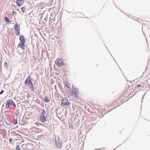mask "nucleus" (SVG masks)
Returning <instances> with one entry per match:
<instances>
[{
  "label": "nucleus",
  "mask_w": 150,
  "mask_h": 150,
  "mask_svg": "<svg viewBox=\"0 0 150 150\" xmlns=\"http://www.w3.org/2000/svg\"><path fill=\"white\" fill-rule=\"evenodd\" d=\"M9 142H10V143H11V141H12V138H10V139H9Z\"/></svg>",
  "instance_id": "nucleus-26"
},
{
  "label": "nucleus",
  "mask_w": 150,
  "mask_h": 150,
  "mask_svg": "<svg viewBox=\"0 0 150 150\" xmlns=\"http://www.w3.org/2000/svg\"><path fill=\"white\" fill-rule=\"evenodd\" d=\"M50 97L49 98L48 96H46L45 98L44 101L46 102H48L50 101Z\"/></svg>",
  "instance_id": "nucleus-11"
},
{
  "label": "nucleus",
  "mask_w": 150,
  "mask_h": 150,
  "mask_svg": "<svg viewBox=\"0 0 150 150\" xmlns=\"http://www.w3.org/2000/svg\"><path fill=\"white\" fill-rule=\"evenodd\" d=\"M94 113H95V114L96 115V112H94Z\"/></svg>",
  "instance_id": "nucleus-29"
},
{
  "label": "nucleus",
  "mask_w": 150,
  "mask_h": 150,
  "mask_svg": "<svg viewBox=\"0 0 150 150\" xmlns=\"http://www.w3.org/2000/svg\"><path fill=\"white\" fill-rule=\"evenodd\" d=\"M21 9L23 12L24 13L26 10V7L25 6L21 8Z\"/></svg>",
  "instance_id": "nucleus-12"
},
{
  "label": "nucleus",
  "mask_w": 150,
  "mask_h": 150,
  "mask_svg": "<svg viewBox=\"0 0 150 150\" xmlns=\"http://www.w3.org/2000/svg\"><path fill=\"white\" fill-rule=\"evenodd\" d=\"M4 92V91L3 90H2L0 92V94H1Z\"/></svg>",
  "instance_id": "nucleus-25"
},
{
  "label": "nucleus",
  "mask_w": 150,
  "mask_h": 150,
  "mask_svg": "<svg viewBox=\"0 0 150 150\" xmlns=\"http://www.w3.org/2000/svg\"><path fill=\"white\" fill-rule=\"evenodd\" d=\"M25 0H16V3L18 6H22L24 3Z\"/></svg>",
  "instance_id": "nucleus-7"
},
{
  "label": "nucleus",
  "mask_w": 150,
  "mask_h": 150,
  "mask_svg": "<svg viewBox=\"0 0 150 150\" xmlns=\"http://www.w3.org/2000/svg\"><path fill=\"white\" fill-rule=\"evenodd\" d=\"M12 14L13 16L16 15L17 14L16 13L15 11H13V12Z\"/></svg>",
  "instance_id": "nucleus-22"
},
{
  "label": "nucleus",
  "mask_w": 150,
  "mask_h": 150,
  "mask_svg": "<svg viewBox=\"0 0 150 150\" xmlns=\"http://www.w3.org/2000/svg\"><path fill=\"white\" fill-rule=\"evenodd\" d=\"M73 95L76 98H79V90L77 88H74L73 89Z\"/></svg>",
  "instance_id": "nucleus-6"
},
{
  "label": "nucleus",
  "mask_w": 150,
  "mask_h": 150,
  "mask_svg": "<svg viewBox=\"0 0 150 150\" xmlns=\"http://www.w3.org/2000/svg\"><path fill=\"white\" fill-rule=\"evenodd\" d=\"M8 101L9 104L12 105L14 102H13L12 100L11 99H8Z\"/></svg>",
  "instance_id": "nucleus-13"
},
{
  "label": "nucleus",
  "mask_w": 150,
  "mask_h": 150,
  "mask_svg": "<svg viewBox=\"0 0 150 150\" xmlns=\"http://www.w3.org/2000/svg\"><path fill=\"white\" fill-rule=\"evenodd\" d=\"M55 64L57 67H61L64 64V61L62 59L57 58L55 61Z\"/></svg>",
  "instance_id": "nucleus-3"
},
{
  "label": "nucleus",
  "mask_w": 150,
  "mask_h": 150,
  "mask_svg": "<svg viewBox=\"0 0 150 150\" xmlns=\"http://www.w3.org/2000/svg\"><path fill=\"white\" fill-rule=\"evenodd\" d=\"M18 111H19V110H17L16 112V115H18Z\"/></svg>",
  "instance_id": "nucleus-24"
},
{
  "label": "nucleus",
  "mask_w": 150,
  "mask_h": 150,
  "mask_svg": "<svg viewBox=\"0 0 150 150\" xmlns=\"http://www.w3.org/2000/svg\"><path fill=\"white\" fill-rule=\"evenodd\" d=\"M20 40L21 41V42L25 43V39L23 36L20 35Z\"/></svg>",
  "instance_id": "nucleus-10"
},
{
  "label": "nucleus",
  "mask_w": 150,
  "mask_h": 150,
  "mask_svg": "<svg viewBox=\"0 0 150 150\" xmlns=\"http://www.w3.org/2000/svg\"><path fill=\"white\" fill-rule=\"evenodd\" d=\"M5 19L6 21L7 22H10L9 20V19L6 16L5 17Z\"/></svg>",
  "instance_id": "nucleus-16"
},
{
  "label": "nucleus",
  "mask_w": 150,
  "mask_h": 150,
  "mask_svg": "<svg viewBox=\"0 0 150 150\" xmlns=\"http://www.w3.org/2000/svg\"><path fill=\"white\" fill-rule=\"evenodd\" d=\"M70 103L69 102L67 98L65 97L63 98L62 100V105L69 106L70 105Z\"/></svg>",
  "instance_id": "nucleus-4"
},
{
  "label": "nucleus",
  "mask_w": 150,
  "mask_h": 150,
  "mask_svg": "<svg viewBox=\"0 0 150 150\" xmlns=\"http://www.w3.org/2000/svg\"><path fill=\"white\" fill-rule=\"evenodd\" d=\"M12 105H13L14 106V107H16V105L14 103H13V104Z\"/></svg>",
  "instance_id": "nucleus-28"
},
{
  "label": "nucleus",
  "mask_w": 150,
  "mask_h": 150,
  "mask_svg": "<svg viewBox=\"0 0 150 150\" xmlns=\"http://www.w3.org/2000/svg\"><path fill=\"white\" fill-rule=\"evenodd\" d=\"M47 116V115L46 111H45L44 110H43L42 112L41 113L39 117V118L40 121L42 122H45V120Z\"/></svg>",
  "instance_id": "nucleus-2"
},
{
  "label": "nucleus",
  "mask_w": 150,
  "mask_h": 150,
  "mask_svg": "<svg viewBox=\"0 0 150 150\" xmlns=\"http://www.w3.org/2000/svg\"><path fill=\"white\" fill-rule=\"evenodd\" d=\"M2 134V130L1 129H0V135Z\"/></svg>",
  "instance_id": "nucleus-23"
},
{
  "label": "nucleus",
  "mask_w": 150,
  "mask_h": 150,
  "mask_svg": "<svg viewBox=\"0 0 150 150\" xmlns=\"http://www.w3.org/2000/svg\"><path fill=\"white\" fill-rule=\"evenodd\" d=\"M55 141L56 145L58 148H61L62 147V144L61 142L59 141V137L57 139L55 138Z\"/></svg>",
  "instance_id": "nucleus-5"
},
{
  "label": "nucleus",
  "mask_w": 150,
  "mask_h": 150,
  "mask_svg": "<svg viewBox=\"0 0 150 150\" xmlns=\"http://www.w3.org/2000/svg\"><path fill=\"white\" fill-rule=\"evenodd\" d=\"M65 85L66 86L67 88H69L70 87V86L68 83H66Z\"/></svg>",
  "instance_id": "nucleus-19"
},
{
  "label": "nucleus",
  "mask_w": 150,
  "mask_h": 150,
  "mask_svg": "<svg viewBox=\"0 0 150 150\" xmlns=\"http://www.w3.org/2000/svg\"><path fill=\"white\" fill-rule=\"evenodd\" d=\"M25 85H28L30 89H33V86L32 81L30 76L28 77L25 82Z\"/></svg>",
  "instance_id": "nucleus-1"
},
{
  "label": "nucleus",
  "mask_w": 150,
  "mask_h": 150,
  "mask_svg": "<svg viewBox=\"0 0 150 150\" xmlns=\"http://www.w3.org/2000/svg\"><path fill=\"white\" fill-rule=\"evenodd\" d=\"M19 46L21 49H24L25 48V42H20L19 43L18 47Z\"/></svg>",
  "instance_id": "nucleus-8"
},
{
  "label": "nucleus",
  "mask_w": 150,
  "mask_h": 150,
  "mask_svg": "<svg viewBox=\"0 0 150 150\" xmlns=\"http://www.w3.org/2000/svg\"><path fill=\"white\" fill-rule=\"evenodd\" d=\"M4 66L6 67L7 68L8 67V64L7 62H5L4 63Z\"/></svg>",
  "instance_id": "nucleus-17"
},
{
  "label": "nucleus",
  "mask_w": 150,
  "mask_h": 150,
  "mask_svg": "<svg viewBox=\"0 0 150 150\" xmlns=\"http://www.w3.org/2000/svg\"><path fill=\"white\" fill-rule=\"evenodd\" d=\"M14 123L15 125H16L17 123V119H14Z\"/></svg>",
  "instance_id": "nucleus-21"
},
{
  "label": "nucleus",
  "mask_w": 150,
  "mask_h": 150,
  "mask_svg": "<svg viewBox=\"0 0 150 150\" xmlns=\"http://www.w3.org/2000/svg\"><path fill=\"white\" fill-rule=\"evenodd\" d=\"M69 127L70 128H73V126L72 125H71V126H70V125L69 126Z\"/></svg>",
  "instance_id": "nucleus-27"
},
{
  "label": "nucleus",
  "mask_w": 150,
  "mask_h": 150,
  "mask_svg": "<svg viewBox=\"0 0 150 150\" xmlns=\"http://www.w3.org/2000/svg\"><path fill=\"white\" fill-rule=\"evenodd\" d=\"M141 86H141V85L139 84V85H138L137 86H136L135 88H137V89H138V90L139 91V89H140V87Z\"/></svg>",
  "instance_id": "nucleus-14"
},
{
  "label": "nucleus",
  "mask_w": 150,
  "mask_h": 150,
  "mask_svg": "<svg viewBox=\"0 0 150 150\" xmlns=\"http://www.w3.org/2000/svg\"><path fill=\"white\" fill-rule=\"evenodd\" d=\"M20 146L19 145H17L16 148V150H20Z\"/></svg>",
  "instance_id": "nucleus-18"
},
{
  "label": "nucleus",
  "mask_w": 150,
  "mask_h": 150,
  "mask_svg": "<svg viewBox=\"0 0 150 150\" xmlns=\"http://www.w3.org/2000/svg\"><path fill=\"white\" fill-rule=\"evenodd\" d=\"M9 103L8 102V101L7 100V103H6V107L7 108H8L9 107Z\"/></svg>",
  "instance_id": "nucleus-15"
},
{
  "label": "nucleus",
  "mask_w": 150,
  "mask_h": 150,
  "mask_svg": "<svg viewBox=\"0 0 150 150\" xmlns=\"http://www.w3.org/2000/svg\"><path fill=\"white\" fill-rule=\"evenodd\" d=\"M14 28L15 31H20V25H18L17 23H16L14 25Z\"/></svg>",
  "instance_id": "nucleus-9"
},
{
  "label": "nucleus",
  "mask_w": 150,
  "mask_h": 150,
  "mask_svg": "<svg viewBox=\"0 0 150 150\" xmlns=\"http://www.w3.org/2000/svg\"><path fill=\"white\" fill-rule=\"evenodd\" d=\"M16 31V34L17 35H18L20 34V31Z\"/></svg>",
  "instance_id": "nucleus-20"
}]
</instances>
